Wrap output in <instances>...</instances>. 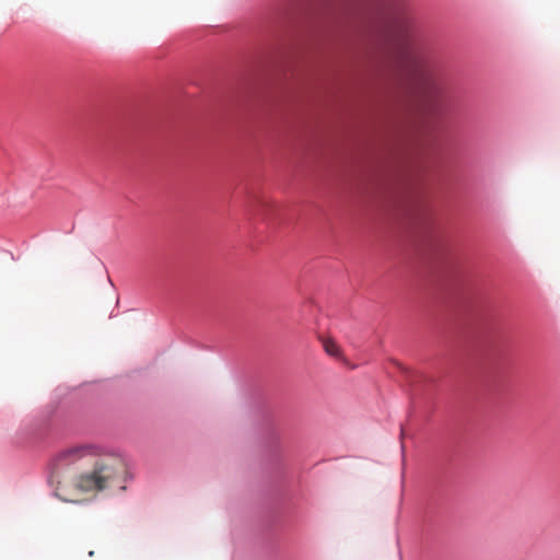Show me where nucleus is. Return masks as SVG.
I'll return each instance as SVG.
<instances>
[{"label":"nucleus","mask_w":560,"mask_h":560,"mask_svg":"<svg viewBox=\"0 0 560 560\" xmlns=\"http://www.w3.org/2000/svg\"><path fill=\"white\" fill-rule=\"evenodd\" d=\"M386 54L423 90H430L434 63L427 42L413 19L398 15L387 34Z\"/></svg>","instance_id":"nucleus-1"},{"label":"nucleus","mask_w":560,"mask_h":560,"mask_svg":"<svg viewBox=\"0 0 560 560\" xmlns=\"http://www.w3.org/2000/svg\"><path fill=\"white\" fill-rule=\"evenodd\" d=\"M86 457H97L93 469L73 479V486L81 492L101 491L120 486L125 481L126 465L114 455L101 456V450L94 445H81L67 448L58 455L59 465L67 466Z\"/></svg>","instance_id":"nucleus-2"},{"label":"nucleus","mask_w":560,"mask_h":560,"mask_svg":"<svg viewBox=\"0 0 560 560\" xmlns=\"http://www.w3.org/2000/svg\"><path fill=\"white\" fill-rule=\"evenodd\" d=\"M324 348L325 351L331 357L339 358L341 355L339 346L332 340H325Z\"/></svg>","instance_id":"nucleus-3"}]
</instances>
